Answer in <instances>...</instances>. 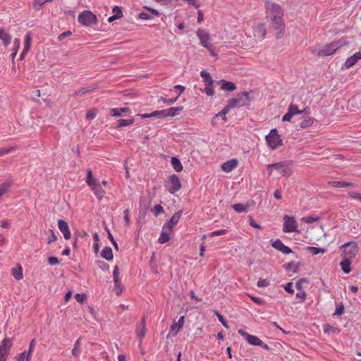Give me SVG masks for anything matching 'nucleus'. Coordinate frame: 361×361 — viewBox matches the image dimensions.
<instances>
[{"label": "nucleus", "instance_id": "51", "mask_svg": "<svg viewBox=\"0 0 361 361\" xmlns=\"http://www.w3.org/2000/svg\"><path fill=\"white\" fill-rule=\"evenodd\" d=\"M75 300L82 304L85 302V300H87V296L84 293H82V294H80V293H77L75 295Z\"/></svg>", "mask_w": 361, "mask_h": 361}, {"label": "nucleus", "instance_id": "46", "mask_svg": "<svg viewBox=\"0 0 361 361\" xmlns=\"http://www.w3.org/2000/svg\"><path fill=\"white\" fill-rule=\"evenodd\" d=\"M156 2L163 6L176 5L178 0H154Z\"/></svg>", "mask_w": 361, "mask_h": 361}, {"label": "nucleus", "instance_id": "52", "mask_svg": "<svg viewBox=\"0 0 361 361\" xmlns=\"http://www.w3.org/2000/svg\"><path fill=\"white\" fill-rule=\"evenodd\" d=\"M153 117H166V109L160 110V111H154L152 112Z\"/></svg>", "mask_w": 361, "mask_h": 361}, {"label": "nucleus", "instance_id": "42", "mask_svg": "<svg viewBox=\"0 0 361 361\" xmlns=\"http://www.w3.org/2000/svg\"><path fill=\"white\" fill-rule=\"evenodd\" d=\"M97 87H94V86H88V87H82L78 91H76L75 94L77 96L78 95H82L84 94H86V93H88V92H91L92 91H93Z\"/></svg>", "mask_w": 361, "mask_h": 361}, {"label": "nucleus", "instance_id": "8", "mask_svg": "<svg viewBox=\"0 0 361 361\" xmlns=\"http://www.w3.org/2000/svg\"><path fill=\"white\" fill-rule=\"evenodd\" d=\"M283 231L285 233L298 232V223L293 216L284 215Z\"/></svg>", "mask_w": 361, "mask_h": 361}, {"label": "nucleus", "instance_id": "20", "mask_svg": "<svg viewBox=\"0 0 361 361\" xmlns=\"http://www.w3.org/2000/svg\"><path fill=\"white\" fill-rule=\"evenodd\" d=\"M131 110L128 107H123V108H113L110 109L109 114L111 116L120 117L123 116L126 113H130Z\"/></svg>", "mask_w": 361, "mask_h": 361}, {"label": "nucleus", "instance_id": "50", "mask_svg": "<svg viewBox=\"0 0 361 361\" xmlns=\"http://www.w3.org/2000/svg\"><path fill=\"white\" fill-rule=\"evenodd\" d=\"M115 290L117 295H120L123 290V287L121 284V280L118 279V282H114Z\"/></svg>", "mask_w": 361, "mask_h": 361}, {"label": "nucleus", "instance_id": "21", "mask_svg": "<svg viewBox=\"0 0 361 361\" xmlns=\"http://www.w3.org/2000/svg\"><path fill=\"white\" fill-rule=\"evenodd\" d=\"M86 183L88 186L92 189L93 187L99 185L97 180L92 176V172L90 169L87 171V176L86 178Z\"/></svg>", "mask_w": 361, "mask_h": 361}, {"label": "nucleus", "instance_id": "55", "mask_svg": "<svg viewBox=\"0 0 361 361\" xmlns=\"http://www.w3.org/2000/svg\"><path fill=\"white\" fill-rule=\"evenodd\" d=\"M45 4L44 0H34L32 6L36 10H39Z\"/></svg>", "mask_w": 361, "mask_h": 361}, {"label": "nucleus", "instance_id": "45", "mask_svg": "<svg viewBox=\"0 0 361 361\" xmlns=\"http://www.w3.org/2000/svg\"><path fill=\"white\" fill-rule=\"evenodd\" d=\"M307 250L314 255H318L319 253H324L325 250L321 247H308Z\"/></svg>", "mask_w": 361, "mask_h": 361}, {"label": "nucleus", "instance_id": "15", "mask_svg": "<svg viewBox=\"0 0 361 361\" xmlns=\"http://www.w3.org/2000/svg\"><path fill=\"white\" fill-rule=\"evenodd\" d=\"M238 165V161L236 159H233L224 162L221 166V169L226 173H229L235 169Z\"/></svg>", "mask_w": 361, "mask_h": 361}, {"label": "nucleus", "instance_id": "39", "mask_svg": "<svg viewBox=\"0 0 361 361\" xmlns=\"http://www.w3.org/2000/svg\"><path fill=\"white\" fill-rule=\"evenodd\" d=\"M0 39L3 41L4 45L7 47L11 43V37L4 30L0 35Z\"/></svg>", "mask_w": 361, "mask_h": 361}, {"label": "nucleus", "instance_id": "49", "mask_svg": "<svg viewBox=\"0 0 361 361\" xmlns=\"http://www.w3.org/2000/svg\"><path fill=\"white\" fill-rule=\"evenodd\" d=\"M112 12H113L114 15H115V17L118 19L121 18L123 16L122 9L119 6H115L113 8Z\"/></svg>", "mask_w": 361, "mask_h": 361}, {"label": "nucleus", "instance_id": "64", "mask_svg": "<svg viewBox=\"0 0 361 361\" xmlns=\"http://www.w3.org/2000/svg\"><path fill=\"white\" fill-rule=\"evenodd\" d=\"M296 298L300 299V302H303L306 298V293L304 290H299L296 294Z\"/></svg>", "mask_w": 361, "mask_h": 361}, {"label": "nucleus", "instance_id": "2", "mask_svg": "<svg viewBox=\"0 0 361 361\" xmlns=\"http://www.w3.org/2000/svg\"><path fill=\"white\" fill-rule=\"evenodd\" d=\"M348 43L345 40L341 39L336 42L324 45L318 51V56H329L333 55L339 48L346 45Z\"/></svg>", "mask_w": 361, "mask_h": 361}, {"label": "nucleus", "instance_id": "32", "mask_svg": "<svg viewBox=\"0 0 361 361\" xmlns=\"http://www.w3.org/2000/svg\"><path fill=\"white\" fill-rule=\"evenodd\" d=\"M101 256L107 259V260H111L113 259V252H112V250L111 247H105L102 250V252H101Z\"/></svg>", "mask_w": 361, "mask_h": 361}, {"label": "nucleus", "instance_id": "38", "mask_svg": "<svg viewBox=\"0 0 361 361\" xmlns=\"http://www.w3.org/2000/svg\"><path fill=\"white\" fill-rule=\"evenodd\" d=\"M231 207L236 212H246L248 207L247 204H244L241 203H237L231 205Z\"/></svg>", "mask_w": 361, "mask_h": 361}, {"label": "nucleus", "instance_id": "25", "mask_svg": "<svg viewBox=\"0 0 361 361\" xmlns=\"http://www.w3.org/2000/svg\"><path fill=\"white\" fill-rule=\"evenodd\" d=\"M91 190L99 201H101L103 199L105 195V191L101 188L100 184L93 187Z\"/></svg>", "mask_w": 361, "mask_h": 361}, {"label": "nucleus", "instance_id": "5", "mask_svg": "<svg viewBox=\"0 0 361 361\" xmlns=\"http://www.w3.org/2000/svg\"><path fill=\"white\" fill-rule=\"evenodd\" d=\"M358 250L357 243L354 241L346 243L340 247L341 255L348 259L354 258L357 255Z\"/></svg>", "mask_w": 361, "mask_h": 361}, {"label": "nucleus", "instance_id": "37", "mask_svg": "<svg viewBox=\"0 0 361 361\" xmlns=\"http://www.w3.org/2000/svg\"><path fill=\"white\" fill-rule=\"evenodd\" d=\"M300 267V264L295 262H291L285 265V268L287 271H293L294 273L298 272V269Z\"/></svg>", "mask_w": 361, "mask_h": 361}, {"label": "nucleus", "instance_id": "18", "mask_svg": "<svg viewBox=\"0 0 361 361\" xmlns=\"http://www.w3.org/2000/svg\"><path fill=\"white\" fill-rule=\"evenodd\" d=\"M12 346V340L8 338H4L0 344V352L8 355Z\"/></svg>", "mask_w": 361, "mask_h": 361}, {"label": "nucleus", "instance_id": "6", "mask_svg": "<svg viewBox=\"0 0 361 361\" xmlns=\"http://www.w3.org/2000/svg\"><path fill=\"white\" fill-rule=\"evenodd\" d=\"M266 142L269 147L275 150L283 145V140L281 138L276 129H272L266 136Z\"/></svg>", "mask_w": 361, "mask_h": 361}, {"label": "nucleus", "instance_id": "23", "mask_svg": "<svg viewBox=\"0 0 361 361\" xmlns=\"http://www.w3.org/2000/svg\"><path fill=\"white\" fill-rule=\"evenodd\" d=\"M183 109V106L171 107L166 109V117H174L179 114Z\"/></svg>", "mask_w": 361, "mask_h": 361}, {"label": "nucleus", "instance_id": "14", "mask_svg": "<svg viewBox=\"0 0 361 361\" xmlns=\"http://www.w3.org/2000/svg\"><path fill=\"white\" fill-rule=\"evenodd\" d=\"M58 227L60 231L63 234V237L66 240H68L71 238V233L68 223L66 221L62 219H59L58 221Z\"/></svg>", "mask_w": 361, "mask_h": 361}, {"label": "nucleus", "instance_id": "13", "mask_svg": "<svg viewBox=\"0 0 361 361\" xmlns=\"http://www.w3.org/2000/svg\"><path fill=\"white\" fill-rule=\"evenodd\" d=\"M182 212L178 211L176 212L172 217L170 219V220L164 226L163 229H169V232H171L173 227L178 224L180 216H181Z\"/></svg>", "mask_w": 361, "mask_h": 361}, {"label": "nucleus", "instance_id": "34", "mask_svg": "<svg viewBox=\"0 0 361 361\" xmlns=\"http://www.w3.org/2000/svg\"><path fill=\"white\" fill-rule=\"evenodd\" d=\"M32 36L31 33L28 32L24 37V47L23 50L29 51L31 47Z\"/></svg>", "mask_w": 361, "mask_h": 361}, {"label": "nucleus", "instance_id": "57", "mask_svg": "<svg viewBox=\"0 0 361 361\" xmlns=\"http://www.w3.org/2000/svg\"><path fill=\"white\" fill-rule=\"evenodd\" d=\"M113 277H114V282H118V279H120V278H119V269H118V267L117 265H116L114 267Z\"/></svg>", "mask_w": 361, "mask_h": 361}, {"label": "nucleus", "instance_id": "61", "mask_svg": "<svg viewBox=\"0 0 361 361\" xmlns=\"http://www.w3.org/2000/svg\"><path fill=\"white\" fill-rule=\"evenodd\" d=\"M226 233H227V230H226V229H221V230H218V231H215L212 232L209 234V235L213 237V236H216V235H225Z\"/></svg>", "mask_w": 361, "mask_h": 361}, {"label": "nucleus", "instance_id": "11", "mask_svg": "<svg viewBox=\"0 0 361 361\" xmlns=\"http://www.w3.org/2000/svg\"><path fill=\"white\" fill-rule=\"evenodd\" d=\"M169 184L170 185L168 186V190L172 194L178 191L181 188L180 180L175 174L170 176Z\"/></svg>", "mask_w": 361, "mask_h": 361}, {"label": "nucleus", "instance_id": "10", "mask_svg": "<svg viewBox=\"0 0 361 361\" xmlns=\"http://www.w3.org/2000/svg\"><path fill=\"white\" fill-rule=\"evenodd\" d=\"M197 36L202 47L204 48L210 47V45H212L211 37L207 31L204 29H198L197 31Z\"/></svg>", "mask_w": 361, "mask_h": 361}, {"label": "nucleus", "instance_id": "63", "mask_svg": "<svg viewBox=\"0 0 361 361\" xmlns=\"http://www.w3.org/2000/svg\"><path fill=\"white\" fill-rule=\"evenodd\" d=\"M138 18L142 20H150L152 17L147 13L141 12L138 15Z\"/></svg>", "mask_w": 361, "mask_h": 361}, {"label": "nucleus", "instance_id": "58", "mask_svg": "<svg viewBox=\"0 0 361 361\" xmlns=\"http://www.w3.org/2000/svg\"><path fill=\"white\" fill-rule=\"evenodd\" d=\"M257 285L259 288L267 287L269 285V282L267 279H259Z\"/></svg>", "mask_w": 361, "mask_h": 361}, {"label": "nucleus", "instance_id": "29", "mask_svg": "<svg viewBox=\"0 0 361 361\" xmlns=\"http://www.w3.org/2000/svg\"><path fill=\"white\" fill-rule=\"evenodd\" d=\"M314 118L310 116H305L302 118L301 123H300V127L301 128H306L307 127L311 126L314 123Z\"/></svg>", "mask_w": 361, "mask_h": 361}, {"label": "nucleus", "instance_id": "54", "mask_svg": "<svg viewBox=\"0 0 361 361\" xmlns=\"http://www.w3.org/2000/svg\"><path fill=\"white\" fill-rule=\"evenodd\" d=\"M214 313H215L216 316L217 317L218 319L219 320V322L224 325V326L226 327V329H228V326L227 324L226 319L224 318V317L221 314H219L217 311H215Z\"/></svg>", "mask_w": 361, "mask_h": 361}, {"label": "nucleus", "instance_id": "60", "mask_svg": "<svg viewBox=\"0 0 361 361\" xmlns=\"http://www.w3.org/2000/svg\"><path fill=\"white\" fill-rule=\"evenodd\" d=\"M152 211L154 212L155 216H157L158 214L164 212L163 207L160 204L155 205Z\"/></svg>", "mask_w": 361, "mask_h": 361}, {"label": "nucleus", "instance_id": "33", "mask_svg": "<svg viewBox=\"0 0 361 361\" xmlns=\"http://www.w3.org/2000/svg\"><path fill=\"white\" fill-rule=\"evenodd\" d=\"M357 61L355 59V58L353 56L348 57L344 64H343V68L344 69H349L350 68H352L354 65H355L357 63Z\"/></svg>", "mask_w": 361, "mask_h": 361}, {"label": "nucleus", "instance_id": "41", "mask_svg": "<svg viewBox=\"0 0 361 361\" xmlns=\"http://www.w3.org/2000/svg\"><path fill=\"white\" fill-rule=\"evenodd\" d=\"M169 233L167 231H165L164 229L161 233V235L158 239V242L160 244H164L167 243L169 240Z\"/></svg>", "mask_w": 361, "mask_h": 361}, {"label": "nucleus", "instance_id": "26", "mask_svg": "<svg viewBox=\"0 0 361 361\" xmlns=\"http://www.w3.org/2000/svg\"><path fill=\"white\" fill-rule=\"evenodd\" d=\"M351 259L344 258L340 263L341 269L344 273L348 274L351 271L350 264H351Z\"/></svg>", "mask_w": 361, "mask_h": 361}, {"label": "nucleus", "instance_id": "30", "mask_svg": "<svg viewBox=\"0 0 361 361\" xmlns=\"http://www.w3.org/2000/svg\"><path fill=\"white\" fill-rule=\"evenodd\" d=\"M171 164L176 171L180 172L183 171V167L182 166V164L177 157H172Z\"/></svg>", "mask_w": 361, "mask_h": 361}, {"label": "nucleus", "instance_id": "48", "mask_svg": "<svg viewBox=\"0 0 361 361\" xmlns=\"http://www.w3.org/2000/svg\"><path fill=\"white\" fill-rule=\"evenodd\" d=\"M57 239V237L56 235H55L54 232L53 231V230L51 229H49L48 231V238H47V243H51L54 241H55Z\"/></svg>", "mask_w": 361, "mask_h": 361}, {"label": "nucleus", "instance_id": "31", "mask_svg": "<svg viewBox=\"0 0 361 361\" xmlns=\"http://www.w3.org/2000/svg\"><path fill=\"white\" fill-rule=\"evenodd\" d=\"M329 184L334 188H345L351 187L353 185V183L345 181H329Z\"/></svg>", "mask_w": 361, "mask_h": 361}, {"label": "nucleus", "instance_id": "28", "mask_svg": "<svg viewBox=\"0 0 361 361\" xmlns=\"http://www.w3.org/2000/svg\"><path fill=\"white\" fill-rule=\"evenodd\" d=\"M213 80L209 79V81H205L204 92L207 96H212L214 94V90L213 87Z\"/></svg>", "mask_w": 361, "mask_h": 361}, {"label": "nucleus", "instance_id": "19", "mask_svg": "<svg viewBox=\"0 0 361 361\" xmlns=\"http://www.w3.org/2000/svg\"><path fill=\"white\" fill-rule=\"evenodd\" d=\"M184 322L185 317L182 316L179 318L178 322H176L171 325L170 331L173 334V336L176 335L180 331L184 325Z\"/></svg>", "mask_w": 361, "mask_h": 361}, {"label": "nucleus", "instance_id": "36", "mask_svg": "<svg viewBox=\"0 0 361 361\" xmlns=\"http://www.w3.org/2000/svg\"><path fill=\"white\" fill-rule=\"evenodd\" d=\"M222 112H223V109L219 112L218 114H216L213 118H212V124L213 126H216L217 125V119L221 117V119L226 122L227 121V116H226V114H222Z\"/></svg>", "mask_w": 361, "mask_h": 361}, {"label": "nucleus", "instance_id": "9", "mask_svg": "<svg viewBox=\"0 0 361 361\" xmlns=\"http://www.w3.org/2000/svg\"><path fill=\"white\" fill-rule=\"evenodd\" d=\"M251 30L253 37L259 41H262L266 37L267 28L264 23L255 24Z\"/></svg>", "mask_w": 361, "mask_h": 361}, {"label": "nucleus", "instance_id": "56", "mask_svg": "<svg viewBox=\"0 0 361 361\" xmlns=\"http://www.w3.org/2000/svg\"><path fill=\"white\" fill-rule=\"evenodd\" d=\"M282 287L285 289L286 292L288 293L293 294L294 293V290L293 289V283L288 282L286 285H283Z\"/></svg>", "mask_w": 361, "mask_h": 361}, {"label": "nucleus", "instance_id": "27", "mask_svg": "<svg viewBox=\"0 0 361 361\" xmlns=\"http://www.w3.org/2000/svg\"><path fill=\"white\" fill-rule=\"evenodd\" d=\"M135 119L131 118L130 119H119L116 123V128H119L124 126H128L133 124Z\"/></svg>", "mask_w": 361, "mask_h": 361}, {"label": "nucleus", "instance_id": "22", "mask_svg": "<svg viewBox=\"0 0 361 361\" xmlns=\"http://www.w3.org/2000/svg\"><path fill=\"white\" fill-rule=\"evenodd\" d=\"M289 113L292 114V116H295L296 114H300L302 113L310 114V111L308 109H305L303 110H300L298 107V106L294 104H290L288 106V111Z\"/></svg>", "mask_w": 361, "mask_h": 361}, {"label": "nucleus", "instance_id": "4", "mask_svg": "<svg viewBox=\"0 0 361 361\" xmlns=\"http://www.w3.org/2000/svg\"><path fill=\"white\" fill-rule=\"evenodd\" d=\"M243 96L245 99L233 98L229 99L227 105L223 109L222 114H228L231 109L238 108L246 104V103L250 101L249 93L247 92H243Z\"/></svg>", "mask_w": 361, "mask_h": 361}, {"label": "nucleus", "instance_id": "35", "mask_svg": "<svg viewBox=\"0 0 361 361\" xmlns=\"http://www.w3.org/2000/svg\"><path fill=\"white\" fill-rule=\"evenodd\" d=\"M12 275L15 279L19 281L23 279V274L21 267L19 265L18 267L12 269Z\"/></svg>", "mask_w": 361, "mask_h": 361}, {"label": "nucleus", "instance_id": "40", "mask_svg": "<svg viewBox=\"0 0 361 361\" xmlns=\"http://www.w3.org/2000/svg\"><path fill=\"white\" fill-rule=\"evenodd\" d=\"M0 39L3 41L4 45L7 47L11 43V37L4 30L0 35Z\"/></svg>", "mask_w": 361, "mask_h": 361}, {"label": "nucleus", "instance_id": "44", "mask_svg": "<svg viewBox=\"0 0 361 361\" xmlns=\"http://www.w3.org/2000/svg\"><path fill=\"white\" fill-rule=\"evenodd\" d=\"M319 219V216H308L302 218L301 221L306 224H312Z\"/></svg>", "mask_w": 361, "mask_h": 361}, {"label": "nucleus", "instance_id": "1", "mask_svg": "<svg viewBox=\"0 0 361 361\" xmlns=\"http://www.w3.org/2000/svg\"><path fill=\"white\" fill-rule=\"evenodd\" d=\"M266 18L269 22L270 29L274 32L276 38H280L284 34L286 24L283 20L284 11L279 4L268 1L265 4Z\"/></svg>", "mask_w": 361, "mask_h": 361}, {"label": "nucleus", "instance_id": "24", "mask_svg": "<svg viewBox=\"0 0 361 361\" xmlns=\"http://www.w3.org/2000/svg\"><path fill=\"white\" fill-rule=\"evenodd\" d=\"M220 83L221 85V89L224 90L232 92L236 89L235 85L232 82L221 80H220Z\"/></svg>", "mask_w": 361, "mask_h": 361}, {"label": "nucleus", "instance_id": "53", "mask_svg": "<svg viewBox=\"0 0 361 361\" xmlns=\"http://www.w3.org/2000/svg\"><path fill=\"white\" fill-rule=\"evenodd\" d=\"M15 150H16V148L13 147H8V148H6V147L1 148L0 149V157L3 156L4 154H6L11 153Z\"/></svg>", "mask_w": 361, "mask_h": 361}, {"label": "nucleus", "instance_id": "7", "mask_svg": "<svg viewBox=\"0 0 361 361\" xmlns=\"http://www.w3.org/2000/svg\"><path fill=\"white\" fill-rule=\"evenodd\" d=\"M78 22L85 26L95 25L97 23V18L94 14L90 11H84L79 14Z\"/></svg>", "mask_w": 361, "mask_h": 361}, {"label": "nucleus", "instance_id": "12", "mask_svg": "<svg viewBox=\"0 0 361 361\" xmlns=\"http://www.w3.org/2000/svg\"><path fill=\"white\" fill-rule=\"evenodd\" d=\"M271 246L276 250L281 252L285 255H288L293 252L292 250L289 247L285 245L279 239L271 241Z\"/></svg>", "mask_w": 361, "mask_h": 361}, {"label": "nucleus", "instance_id": "62", "mask_svg": "<svg viewBox=\"0 0 361 361\" xmlns=\"http://www.w3.org/2000/svg\"><path fill=\"white\" fill-rule=\"evenodd\" d=\"M178 99V97H177V96L175 98H171V99H166V98H163V97L161 98V99L163 101V102L166 104H174L177 101Z\"/></svg>", "mask_w": 361, "mask_h": 361}, {"label": "nucleus", "instance_id": "17", "mask_svg": "<svg viewBox=\"0 0 361 361\" xmlns=\"http://www.w3.org/2000/svg\"><path fill=\"white\" fill-rule=\"evenodd\" d=\"M146 334V324H145V318L142 317L141 323L136 328V334L138 338L140 339V342H142V340L144 338Z\"/></svg>", "mask_w": 361, "mask_h": 361}, {"label": "nucleus", "instance_id": "47", "mask_svg": "<svg viewBox=\"0 0 361 361\" xmlns=\"http://www.w3.org/2000/svg\"><path fill=\"white\" fill-rule=\"evenodd\" d=\"M93 238H94V245H93V248L94 250V252L95 253H97L98 251H99V235L95 233L93 235Z\"/></svg>", "mask_w": 361, "mask_h": 361}, {"label": "nucleus", "instance_id": "16", "mask_svg": "<svg viewBox=\"0 0 361 361\" xmlns=\"http://www.w3.org/2000/svg\"><path fill=\"white\" fill-rule=\"evenodd\" d=\"M246 341L252 345L261 346L264 349H269V346L264 344V342L256 336L250 334L247 336Z\"/></svg>", "mask_w": 361, "mask_h": 361}, {"label": "nucleus", "instance_id": "3", "mask_svg": "<svg viewBox=\"0 0 361 361\" xmlns=\"http://www.w3.org/2000/svg\"><path fill=\"white\" fill-rule=\"evenodd\" d=\"M267 168L268 170H270V174L272 172V169H274L279 174L283 176H290L293 173L291 169V162L288 161H283L275 164H268Z\"/></svg>", "mask_w": 361, "mask_h": 361}, {"label": "nucleus", "instance_id": "59", "mask_svg": "<svg viewBox=\"0 0 361 361\" xmlns=\"http://www.w3.org/2000/svg\"><path fill=\"white\" fill-rule=\"evenodd\" d=\"M97 111L94 109L90 110L86 114V118L88 120H92L96 117Z\"/></svg>", "mask_w": 361, "mask_h": 361}, {"label": "nucleus", "instance_id": "43", "mask_svg": "<svg viewBox=\"0 0 361 361\" xmlns=\"http://www.w3.org/2000/svg\"><path fill=\"white\" fill-rule=\"evenodd\" d=\"M80 338H78L76 342L74 344V348L72 350V354L73 356L78 357L80 353H81V350H80Z\"/></svg>", "mask_w": 361, "mask_h": 361}]
</instances>
